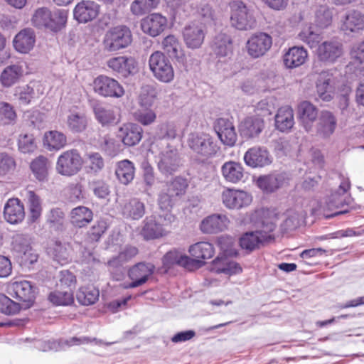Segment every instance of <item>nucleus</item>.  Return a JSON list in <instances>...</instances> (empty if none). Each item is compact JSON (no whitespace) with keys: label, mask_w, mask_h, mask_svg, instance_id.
I'll return each instance as SVG.
<instances>
[{"label":"nucleus","mask_w":364,"mask_h":364,"mask_svg":"<svg viewBox=\"0 0 364 364\" xmlns=\"http://www.w3.org/2000/svg\"><path fill=\"white\" fill-rule=\"evenodd\" d=\"M36 43V35L31 28H25L19 31L13 40V45L16 51L28 53L33 49Z\"/></svg>","instance_id":"nucleus-26"},{"label":"nucleus","mask_w":364,"mask_h":364,"mask_svg":"<svg viewBox=\"0 0 364 364\" xmlns=\"http://www.w3.org/2000/svg\"><path fill=\"white\" fill-rule=\"evenodd\" d=\"M24 73L22 63H18L6 66L0 75V82L4 87H10L17 83Z\"/></svg>","instance_id":"nucleus-31"},{"label":"nucleus","mask_w":364,"mask_h":364,"mask_svg":"<svg viewBox=\"0 0 364 364\" xmlns=\"http://www.w3.org/2000/svg\"><path fill=\"white\" fill-rule=\"evenodd\" d=\"M76 278L75 276L68 270H63L60 272L59 282L58 287L64 290H71L75 287Z\"/></svg>","instance_id":"nucleus-64"},{"label":"nucleus","mask_w":364,"mask_h":364,"mask_svg":"<svg viewBox=\"0 0 364 364\" xmlns=\"http://www.w3.org/2000/svg\"><path fill=\"white\" fill-rule=\"evenodd\" d=\"M67 126L73 133H80L85 130L87 126V119L82 113H70L67 118Z\"/></svg>","instance_id":"nucleus-51"},{"label":"nucleus","mask_w":364,"mask_h":364,"mask_svg":"<svg viewBox=\"0 0 364 364\" xmlns=\"http://www.w3.org/2000/svg\"><path fill=\"white\" fill-rule=\"evenodd\" d=\"M298 114L307 132L312 129V124L318 117V109L311 102L304 101L298 107Z\"/></svg>","instance_id":"nucleus-36"},{"label":"nucleus","mask_w":364,"mask_h":364,"mask_svg":"<svg viewBox=\"0 0 364 364\" xmlns=\"http://www.w3.org/2000/svg\"><path fill=\"white\" fill-rule=\"evenodd\" d=\"M99 14V6L94 1H82L73 11L74 18L80 23H87L95 19Z\"/></svg>","instance_id":"nucleus-23"},{"label":"nucleus","mask_w":364,"mask_h":364,"mask_svg":"<svg viewBox=\"0 0 364 364\" xmlns=\"http://www.w3.org/2000/svg\"><path fill=\"white\" fill-rule=\"evenodd\" d=\"M132 41L130 29L119 25L107 30L102 39L103 50L108 53L117 52L128 47Z\"/></svg>","instance_id":"nucleus-4"},{"label":"nucleus","mask_w":364,"mask_h":364,"mask_svg":"<svg viewBox=\"0 0 364 364\" xmlns=\"http://www.w3.org/2000/svg\"><path fill=\"white\" fill-rule=\"evenodd\" d=\"M298 37L310 48L316 47L321 39L320 33L316 32L311 25L304 26Z\"/></svg>","instance_id":"nucleus-56"},{"label":"nucleus","mask_w":364,"mask_h":364,"mask_svg":"<svg viewBox=\"0 0 364 364\" xmlns=\"http://www.w3.org/2000/svg\"><path fill=\"white\" fill-rule=\"evenodd\" d=\"M11 294L25 303H31L35 297V290L31 283L26 280L16 281L10 286Z\"/></svg>","instance_id":"nucleus-27"},{"label":"nucleus","mask_w":364,"mask_h":364,"mask_svg":"<svg viewBox=\"0 0 364 364\" xmlns=\"http://www.w3.org/2000/svg\"><path fill=\"white\" fill-rule=\"evenodd\" d=\"M14 95L20 105H28L34 97V90L29 85L16 87Z\"/></svg>","instance_id":"nucleus-62"},{"label":"nucleus","mask_w":364,"mask_h":364,"mask_svg":"<svg viewBox=\"0 0 364 364\" xmlns=\"http://www.w3.org/2000/svg\"><path fill=\"white\" fill-rule=\"evenodd\" d=\"M188 252L192 260L200 262V267L205 264V260L210 259L215 254L213 245L208 242H199L190 246Z\"/></svg>","instance_id":"nucleus-32"},{"label":"nucleus","mask_w":364,"mask_h":364,"mask_svg":"<svg viewBox=\"0 0 364 364\" xmlns=\"http://www.w3.org/2000/svg\"><path fill=\"white\" fill-rule=\"evenodd\" d=\"M149 65L153 75L158 80L168 83L174 78V70L168 58L161 51L153 53L149 59Z\"/></svg>","instance_id":"nucleus-5"},{"label":"nucleus","mask_w":364,"mask_h":364,"mask_svg":"<svg viewBox=\"0 0 364 364\" xmlns=\"http://www.w3.org/2000/svg\"><path fill=\"white\" fill-rule=\"evenodd\" d=\"M94 112L97 120L102 125L114 124L119 121L117 114L112 109L96 107Z\"/></svg>","instance_id":"nucleus-55"},{"label":"nucleus","mask_w":364,"mask_h":364,"mask_svg":"<svg viewBox=\"0 0 364 364\" xmlns=\"http://www.w3.org/2000/svg\"><path fill=\"white\" fill-rule=\"evenodd\" d=\"M162 261L164 267L167 269L173 264H178L188 270H193L200 268V264H201L200 262L192 260L191 257L176 250L168 252L164 256Z\"/></svg>","instance_id":"nucleus-15"},{"label":"nucleus","mask_w":364,"mask_h":364,"mask_svg":"<svg viewBox=\"0 0 364 364\" xmlns=\"http://www.w3.org/2000/svg\"><path fill=\"white\" fill-rule=\"evenodd\" d=\"M145 213V205L144 203L138 199L134 198L125 203L122 208V214L127 218L139 220Z\"/></svg>","instance_id":"nucleus-45"},{"label":"nucleus","mask_w":364,"mask_h":364,"mask_svg":"<svg viewBox=\"0 0 364 364\" xmlns=\"http://www.w3.org/2000/svg\"><path fill=\"white\" fill-rule=\"evenodd\" d=\"M68 16L65 9H55L50 10L47 7L37 9L33 14L32 24L38 28H45L57 32L65 27Z\"/></svg>","instance_id":"nucleus-2"},{"label":"nucleus","mask_w":364,"mask_h":364,"mask_svg":"<svg viewBox=\"0 0 364 364\" xmlns=\"http://www.w3.org/2000/svg\"><path fill=\"white\" fill-rule=\"evenodd\" d=\"M140 235L146 240H154L166 235L155 216L146 217L143 220Z\"/></svg>","instance_id":"nucleus-37"},{"label":"nucleus","mask_w":364,"mask_h":364,"mask_svg":"<svg viewBox=\"0 0 364 364\" xmlns=\"http://www.w3.org/2000/svg\"><path fill=\"white\" fill-rule=\"evenodd\" d=\"M294 124L293 109L289 106L280 107L275 116V126L281 132L290 130Z\"/></svg>","instance_id":"nucleus-38"},{"label":"nucleus","mask_w":364,"mask_h":364,"mask_svg":"<svg viewBox=\"0 0 364 364\" xmlns=\"http://www.w3.org/2000/svg\"><path fill=\"white\" fill-rule=\"evenodd\" d=\"M215 129L223 144L229 146L235 144L237 134L232 122L224 119H219Z\"/></svg>","instance_id":"nucleus-29"},{"label":"nucleus","mask_w":364,"mask_h":364,"mask_svg":"<svg viewBox=\"0 0 364 364\" xmlns=\"http://www.w3.org/2000/svg\"><path fill=\"white\" fill-rule=\"evenodd\" d=\"M18 150L23 154L33 153L37 149V143L33 134H20L18 139Z\"/></svg>","instance_id":"nucleus-60"},{"label":"nucleus","mask_w":364,"mask_h":364,"mask_svg":"<svg viewBox=\"0 0 364 364\" xmlns=\"http://www.w3.org/2000/svg\"><path fill=\"white\" fill-rule=\"evenodd\" d=\"M16 119L14 107L8 102H0V123L3 125L14 124Z\"/></svg>","instance_id":"nucleus-57"},{"label":"nucleus","mask_w":364,"mask_h":364,"mask_svg":"<svg viewBox=\"0 0 364 364\" xmlns=\"http://www.w3.org/2000/svg\"><path fill=\"white\" fill-rule=\"evenodd\" d=\"M106 65L112 72L119 73L124 77L134 73L136 68L135 60L125 55L112 57L107 60Z\"/></svg>","instance_id":"nucleus-19"},{"label":"nucleus","mask_w":364,"mask_h":364,"mask_svg":"<svg viewBox=\"0 0 364 364\" xmlns=\"http://www.w3.org/2000/svg\"><path fill=\"white\" fill-rule=\"evenodd\" d=\"M364 29V14L358 10L348 11L342 19L341 30L348 33H358Z\"/></svg>","instance_id":"nucleus-24"},{"label":"nucleus","mask_w":364,"mask_h":364,"mask_svg":"<svg viewBox=\"0 0 364 364\" xmlns=\"http://www.w3.org/2000/svg\"><path fill=\"white\" fill-rule=\"evenodd\" d=\"M94 91L103 97L119 98L124 95V90L119 82L108 76L100 75L93 81Z\"/></svg>","instance_id":"nucleus-9"},{"label":"nucleus","mask_w":364,"mask_h":364,"mask_svg":"<svg viewBox=\"0 0 364 364\" xmlns=\"http://www.w3.org/2000/svg\"><path fill=\"white\" fill-rule=\"evenodd\" d=\"M115 175L119 181L124 185L130 183L135 175V166L133 162L128 159L117 162Z\"/></svg>","instance_id":"nucleus-39"},{"label":"nucleus","mask_w":364,"mask_h":364,"mask_svg":"<svg viewBox=\"0 0 364 364\" xmlns=\"http://www.w3.org/2000/svg\"><path fill=\"white\" fill-rule=\"evenodd\" d=\"M67 144L66 136L58 131H49L43 136V146L49 151H58Z\"/></svg>","instance_id":"nucleus-42"},{"label":"nucleus","mask_w":364,"mask_h":364,"mask_svg":"<svg viewBox=\"0 0 364 364\" xmlns=\"http://www.w3.org/2000/svg\"><path fill=\"white\" fill-rule=\"evenodd\" d=\"M142 128L134 123L123 124L117 132V137L127 146L136 145L142 138Z\"/></svg>","instance_id":"nucleus-18"},{"label":"nucleus","mask_w":364,"mask_h":364,"mask_svg":"<svg viewBox=\"0 0 364 364\" xmlns=\"http://www.w3.org/2000/svg\"><path fill=\"white\" fill-rule=\"evenodd\" d=\"M160 0H134L129 6L130 12L136 16H141L156 9Z\"/></svg>","instance_id":"nucleus-48"},{"label":"nucleus","mask_w":364,"mask_h":364,"mask_svg":"<svg viewBox=\"0 0 364 364\" xmlns=\"http://www.w3.org/2000/svg\"><path fill=\"white\" fill-rule=\"evenodd\" d=\"M277 221L275 213L269 210L263 211L260 229L243 234L240 239L241 247L252 252L259 248L261 245L273 240L272 232L276 228Z\"/></svg>","instance_id":"nucleus-1"},{"label":"nucleus","mask_w":364,"mask_h":364,"mask_svg":"<svg viewBox=\"0 0 364 364\" xmlns=\"http://www.w3.org/2000/svg\"><path fill=\"white\" fill-rule=\"evenodd\" d=\"M314 22L319 28H325L331 25L332 22V11L327 6H320L316 9Z\"/></svg>","instance_id":"nucleus-58"},{"label":"nucleus","mask_w":364,"mask_h":364,"mask_svg":"<svg viewBox=\"0 0 364 364\" xmlns=\"http://www.w3.org/2000/svg\"><path fill=\"white\" fill-rule=\"evenodd\" d=\"M205 30L202 23L192 22L186 25L182 31L183 41L187 48L197 49L201 47L205 36Z\"/></svg>","instance_id":"nucleus-13"},{"label":"nucleus","mask_w":364,"mask_h":364,"mask_svg":"<svg viewBox=\"0 0 364 364\" xmlns=\"http://www.w3.org/2000/svg\"><path fill=\"white\" fill-rule=\"evenodd\" d=\"M167 23L166 16L159 13H153L141 20V27L144 33L156 37L166 29Z\"/></svg>","instance_id":"nucleus-16"},{"label":"nucleus","mask_w":364,"mask_h":364,"mask_svg":"<svg viewBox=\"0 0 364 364\" xmlns=\"http://www.w3.org/2000/svg\"><path fill=\"white\" fill-rule=\"evenodd\" d=\"M336 127V119L329 111H322L318 117L316 126L317 132L323 136L332 134Z\"/></svg>","instance_id":"nucleus-41"},{"label":"nucleus","mask_w":364,"mask_h":364,"mask_svg":"<svg viewBox=\"0 0 364 364\" xmlns=\"http://www.w3.org/2000/svg\"><path fill=\"white\" fill-rule=\"evenodd\" d=\"M51 303L57 306H68L73 302V292L71 290H56L49 294Z\"/></svg>","instance_id":"nucleus-53"},{"label":"nucleus","mask_w":364,"mask_h":364,"mask_svg":"<svg viewBox=\"0 0 364 364\" xmlns=\"http://www.w3.org/2000/svg\"><path fill=\"white\" fill-rule=\"evenodd\" d=\"M178 124L173 121H165L157 125L156 135L159 139L172 140L178 136Z\"/></svg>","instance_id":"nucleus-47"},{"label":"nucleus","mask_w":364,"mask_h":364,"mask_svg":"<svg viewBox=\"0 0 364 364\" xmlns=\"http://www.w3.org/2000/svg\"><path fill=\"white\" fill-rule=\"evenodd\" d=\"M134 119L144 126L155 122L156 113L151 108H139L133 113Z\"/></svg>","instance_id":"nucleus-59"},{"label":"nucleus","mask_w":364,"mask_h":364,"mask_svg":"<svg viewBox=\"0 0 364 364\" xmlns=\"http://www.w3.org/2000/svg\"><path fill=\"white\" fill-rule=\"evenodd\" d=\"M221 200L229 210H240L249 206L252 197L250 193L235 188H226L221 193Z\"/></svg>","instance_id":"nucleus-8"},{"label":"nucleus","mask_w":364,"mask_h":364,"mask_svg":"<svg viewBox=\"0 0 364 364\" xmlns=\"http://www.w3.org/2000/svg\"><path fill=\"white\" fill-rule=\"evenodd\" d=\"M100 292L93 286L81 287L76 294L79 303L85 306L95 304L99 299Z\"/></svg>","instance_id":"nucleus-49"},{"label":"nucleus","mask_w":364,"mask_h":364,"mask_svg":"<svg viewBox=\"0 0 364 364\" xmlns=\"http://www.w3.org/2000/svg\"><path fill=\"white\" fill-rule=\"evenodd\" d=\"M138 253V250L135 247L127 246L118 255L107 262V265L110 267L115 268L123 263L128 262L135 257Z\"/></svg>","instance_id":"nucleus-52"},{"label":"nucleus","mask_w":364,"mask_h":364,"mask_svg":"<svg viewBox=\"0 0 364 364\" xmlns=\"http://www.w3.org/2000/svg\"><path fill=\"white\" fill-rule=\"evenodd\" d=\"M213 49L218 56H228L232 53V39L230 36L225 33L218 34L214 38Z\"/></svg>","instance_id":"nucleus-46"},{"label":"nucleus","mask_w":364,"mask_h":364,"mask_svg":"<svg viewBox=\"0 0 364 364\" xmlns=\"http://www.w3.org/2000/svg\"><path fill=\"white\" fill-rule=\"evenodd\" d=\"M26 198L28 200V222L34 223L40 219L42 214V202L40 197L33 191H26Z\"/></svg>","instance_id":"nucleus-40"},{"label":"nucleus","mask_w":364,"mask_h":364,"mask_svg":"<svg viewBox=\"0 0 364 364\" xmlns=\"http://www.w3.org/2000/svg\"><path fill=\"white\" fill-rule=\"evenodd\" d=\"M52 164L46 156L40 155L31 161L30 168L36 179L40 182H46L48 179L49 171Z\"/></svg>","instance_id":"nucleus-33"},{"label":"nucleus","mask_w":364,"mask_h":364,"mask_svg":"<svg viewBox=\"0 0 364 364\" xmlns=\"http://www.w3.org/2000/svg\"><path fill=\"white\" fill-rule=\"evenodd\" d=\"M181 166V159L178 150L168 146L161 151L157 157V166L159 171L164 176L172 175Z\"/></svg>","instance_id":"nucleus-11"},{"label":"nucleus","mask_w":364,"mask_h":364,"mask_svg":"<svg viewBox=\"0 0 364 364\" xmlns=\"http://www.w3.org/2000/svg\"><path fill=\"white\" fill-rule=\"evenodd\" d=\"M156 98L155 89L150 86L142 87L138 98L137 103L140 108H151Z\"/></svg>","instance_id":"nucleus-54"},{"label":"nucleus","mask_w":364,"mask_h":364,"mask_svg":"<svg viewBox=\"0 0 364 364\" xmlns=\"http://www.w3.org/2000/svg\"><path fill=\"white\" fill-rule=\"evenodd\" d=\"M230 24L239 31H249L256 27L257 21L255 11L251 6L240 0H235L229 4Z\"/></svg>","instance_id":"nucleus-3"},{"label":"nucleus","mask_w":364,"mask_h":364,"mask_svg":"<svg viewBox=\"0 0 364 364\" xmlns=\"http://www.w3.org/2000/svg\"><path fill=\"white\" fill-rule=\"evenodd\" d=\"M49 254L54 260L60 264H66L70 258L68 248L65 245L56 242L53 247L49 250Z\"/></svg>","instance_id":"nucleus-61"},{"label":"nucleus","mask_w":364,"mask_h":364,"mask_svg":"<svg viewBox=\"0 0 364 364\" xmlns=\"http://www.w3.org/2000/svg\"><path fill=\"white\" fill-rule=\"evenodd\" d=\"M333 77L328 71L319 73L316 81V90L318 96L324 101H330L333 94Z\"/></svg>","instance_id":"nucleus-30"},{"label":"nucleus","mask_w":364,"mask_h":364,"mask_svg":"<svg viewBox=\"0 0 364 364\" xmlns=\"http://www.w3.org/2000/svg\"><path fill=\"white\" fill-rule=\"evenodd\" d=\"M287 182L285 173H272L259 176L257 180V185L264 192L272 193L282 187Z\"/></svg>","instance_id":"nucleus-25"},{"label":"nucleus","mask_w":364,"mask_h":364,"mask_svg":"<svg viewBox=\"0 0 364 364\" xmlns=\"http://www.w3.org/2000/svg\"><path fill=\"white\" fill-rule=\"evenodd\" d=\"M4 217L11 224H18L25 218L24 206L18 198H10L4 208Z\"/></svg>","instance_id":"nucleus-22"},{"label":"nucleus","mask_w":364,"mask_h":364,"mask_svg":"<svg viewBox=\"0 0 364 364\" xmlns=\"http://www.w3.org/2000/svg\"><path fill=\"white\" fill-rule=\"evenodd\" d=\"M272 37L265 33L253 35L247 42L248 54L255 58L264 55L271 48Z\"/></svg>","instance_id":"nucleus-14"},{"label":"nucleus","mask_w":364,"mask_h":364,"mask_svg":"<svg viewBox=\"0 0 364 364\" xmlns=\"http://www.w3.org/2000/svg\"><path fill=\"white\" fill-rule=\"evenodd\" d=\"M343 54L342 44L338 41H328L320 44L317 49L318 59L323 62L333 63Z\"/></svg>","instance_id":"nucleus-21"},{"label":"nucleus","mask_w":364,"mask_h":364,"mask_svg":"<svg viewBox=\"0 0 364 364\" xmlns=\"http://www.w3.org/2000/svg\"><path fill=\"white\" fill-rule=\"evenodd\" d=\"M188 147L196 155L204 159L214 156L218 147L213 141V138L205 133H191L187 140Z\"/></svg>","instance_id":"nucleus-6"},{"label":"nucleus","mask_w":364,"mask_h":364,"mask_svg":"<svg viewBox=\"0 0 364 364\" xmlns=\"http://www.w3.org/2000/svg\"><path fill=\"white\" fill-rule=\"evenodd\" d=\"M221 174L226 182L235 184L242 181L245 177L242 165L233 161H227L222 165Z\"/></svg>","instance_id":"nucleus-28"},{"label":"nucleus","mask_w":364,"mask_h":364,"mask_svg":"<svg viewBox=\"0 0 364 364\" xmlns=\"http://www.w3.org/2000/svg\"><path fill=\"white\" fill-rule=\"evenodd\" d=\"M13 250L25 262L33 263L37 260V255L32 253L30 238L23 234H16L13 237Z\"/></svg>","instance_id":"nucleus-20"},{"label":"nucleus","mask_w":364,"mask_h":364,"mask_svg":"<svg viewBox=\"0 0 364 364\" xmlns=\"http://www.w3.org/2000/svg\"><path fill=\"white\" fill-rule=\"evenodd\" d=\"M161 47L170 58L180 60L183 57L182 46L178 38L174 35L166 36L162 40Z\"/></svg>","instance_id":"nucleus-43"},{"label":"nucleus","mask_w":364,"mask_h":364,"mask_svg":"<svg viewBox=\"0 0 364 364\" xmlns=\"http://www.w3.org/2000/svg\"><path fill=\"white\" fill-rule=\"evenodd\" d=\"M155 266L151 263L139 262L132 266L129 272V278L132 280L126 288L133 289L144 284L152 276Z\"/></svg>","instance_id":"nucleus-12"},{"label":"nucleus","mask_w":364,"mask_h":364,"mask_svg":"<svg viewBox=\"0 0 364 364\" xmlns=\"http://www.w3.org/2000/svg\"><path fill=\"white\" fill-rule=\"evenodd\" d=\"M21 309L18 303L12 301L8 296L0 294V311L6 315L17 314Z\"/></svg>","instance_id":"nucleus-63"},{"label":"nucleus","mask_w":364,"mask_h":364,"mask_svg":"<svg viewBox=\"0 0 364 364\" xmlns=\"http://www.w3.org/2000/svg\"><path fill=\"white\" fill-rule=\"evenodd\" d=\"M304 218V215L295 210H287L285 213V219L281 225L282 231L289 232L296 230L300 226Z\"/></svg>","instance_id":"nucleus-50"},{"label":"nucleus","mask_w":364,"mask_h":364,"mask_svg":"<svg viewBox=\"0 0 364 364\" xmlns=\"http://www.w3.org/2000/svg\"><path fill=\"white\" fill-rule=\"evenodd\" d=\"M92 211L85 206L76 207L70 213L71 223L75 227H85L92 220Z\"/></svg>","instance_id":"nucleus-44"},{"label":"nucleus","mask_w":364,"mask_h":364,"mask_svg":"<svg viewBox=\"0 0 364 364\" xmlns=\"http://www.w3.org/2000/svg\"><path fill=\"white\" fill-rule=\"evenodd\" d=\"M243 159L247 166L261 168L269 166L273 161V156L265 146H254L247 150Z\"/></svg>","instance_id":"nucleus-10"},{"label":"nucleus","mask_w":364,"mask_h":364,"mask_svg":"<svg viewBox=\"0 0 364 364\" xmlns=\"http://www.w3.org/2000/svg\"><path fill=\"white\" fill-rule=\"evenodd\" d=\"M230 220L224 214H212L203 218L200 229L205 234H216L228 229Z\"/></svg>","instance_id":"nucleus-17"},{"label":"nucleus","mask_w":364,"mask_h":364,"mask_svg":"<svg viewBox=\"0 0 364 364\" xmlns=\"http://www.w3.org/2000/svg\"><path fill=\"white\" fill-rule=\"evenodd\" d=\"M82 159L75 149L63 152L56 162V171L65 176H72L80 171L82 166Z\"/></svg>","instance_id":"nucleus-7"},{"label":"nucleus","mask_w":364,"mask_h":364,"mask_svg":"<svg viewBox=\"0 0 364 364\" xmlns=\"http://www.w3.org/2000/svg\"><path fill=\"white\" fill-rule=\"evenodd\" d=\"M307 57V51L303 47L294 46L284 55L283 61L287 68H295L303 65Z\"/></svg>","instance_id":"nucleus-35"},{"label":"nucleus","mask_w":364,"mask_h":364,"mask_svg":"<svg viewBox=\"0 0 364 364\" xmlns=\"http://www.w3.org/2000/svg\"><path fill=\"white\" fill-rule=\"evenodd\" d=\"M264 127V120L259 117H247L240 126V131L242 136L247 138L257 136Z\"/></svg>","instance_id":"nucleus-34"}]
</instances>
